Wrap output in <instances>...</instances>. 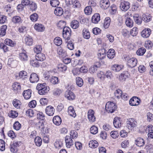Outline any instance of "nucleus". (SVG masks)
I'll return each mask as SVG.
<instances>
[{
	"mask_svg": "<svg viewBox=\"0 0 153 153\" xmlns=\"http://www.w3.org/2000/svg\"><path fill=\"white\" fill-rule=\"evenodd\" d=\"M36 88L38 90L39 94L42 95L46 94L50 90L49 88L47 87L45 83H38L36 86Z\"/></svg>",
	"mask_w": 153,
	"mask_h": 153,
	"instance_id": "f257e3e1",
	"label": "nucleus"
},
{
	"mask_svg": "<svg viewBox=\"0 0 153 153\" xmlns=\"http://www.w3.org/2000/svg\"><path fill=\"white\" fill-rule=\"evenodd\" d=\"M124 58L125 60L127 62V65L130 67L133 68L136 65L137 61L136 58H130L128 56H124Z\"/></svg>",
	"mask_w": 153,
	"mask_h": 153,
	"instance_id": "f03ea898",
	"label": "nucleus"
},
{
	"mask_svg": "<svg viewBox=\"0 0 153 153\" xmlns=\"http://www.w3.org/2000/svg\"><path fill=\"white\" fill-rule=\"evenodd\" d=\"M105 108L108 112L112 113L116 109L117 106L114 102L109 101L106 103Z\"/></svg>",
	"mask_w": 153,
	"mask_h": 153,
	"instance_id": "7ed1b4c3",
	"label": "nucleus"
},
{
	"mask_svg": "<svg viewBox=\"0 0 153 153\" xmlns=\"http://www.w3.org/2000/svg\"><path fill=\"white\" fill-rule=\"evenodd\" d=\"M71 31V29L68 27H64L63 28L62 36L65 41L67 42L70 40Z\"/></svg>",
	"mask_w": 153,
	"mask_h": 153,
	"instance_id": "20e7f679",
	"label": "nucleus"
},
{
	"mask_svg": "<svg viewBox=\"0 0 153 153\" xmlns=\"http://www.w3.org/2000/svg\"><path fill=\"white\" fill-rule=\"evenodd\" d=\"M120 7L122 11H126L130 7V4L128 1L122 0L121 1Z\"/></svg>",
	"mask_w": 153,
	"mask_h": 153,
	"instance_id": "39448f33",
	"label": "nucleus"
},
{
	"mask_svg": "<svg viewBox=\"0 0 153 153\" xmlns=\"http://www.w3.org/2000/svg\"><path fill=\"white\" fill-rule=\"evenodd\" d=\"M95 112L94 110L90 109L87 113L88 119L90 123H93L95 121L96 117L94 115Z\"/></svg>",
	"mask_w": 153,
	"mask_h": 153,
	"instance_id": "423d86ee",
	"label": "nucleus"
},
{
	"mask_svg": "<svg viewBox=\"0 0 153 153\" xmlns=\"http://www.w3.org/2000/svg\"><path fill=\"white\" fill-rule=\"evenodd\" d=\"M136 122L133 118L128 119L127 122V127L129 130H131L132 128L136 126Z\"/></svg>",
	"mask_w": 153,
	"mask_h": 153,
	"instance_id": "0eeeda50",
	"label": "nucleus"
},
{
	"mask_svg": "<svg viewBox=\"0 0 153 153\" xmlns=\"http://www.w3.org/2000/svg\"><path fill=\"white\" fill-rule=\"evenodd\" d=\"M140 101L138 97H134L130 100L129 104L131 106H137L140 104Z\"/></svg>",
	"mask_w": 153,
	"mask_h": 153,
	"instance_id": "6e6552de",
	"label": "nucleus"
},
{
	"mask_svg": "<svg viewBox=\"0 0 153 153\" xmlns=\"http://www.w3.org/2000/svg\"><path fill=\"white\" fill-rule=\"evenodd\" d=\"M110 5L108 0H101L100 3V7L102 9H106Z\"/></svg>",
	"mask_w": 153,
	"mask_h": 153,
	"instance_id": "1a4fd4ad",
	"label": "nucleus"
},
{
	"mask_svg": "<svg viewBox=\"0 0 153 153\" xmlns=\"http://www.w3.org/2000/svg\"><path fill=\"white\" fill-rule=\"evenodd\" d=\"M55 111V109L53 107L49 105L46 107L45 109V112L48 115L52 116L54 114Z\"/></svg>",
	"mask_w": 153,
	"mask_h": 153,
	"instance_id": "9d476101",
	"label": "nucleus"
},
{
	"mask_svg": "<svg viewBox=\"0 0 153 153\" xmlns=\"http://www.w3.org/2000/svg\"><path fill=\"white\" fill-rule=\"evenodd\" d=\"M151 33V30L149 28H146L141 32V35L143 38H148Z\"/></svg>",
	"mask_w": 153,
	"mask_h": 153,
	"instance_id": "9b49d317",
	"label": "nucleus"
},
{
	"mask_svg": "<svg viewBox=\"0 0 153 153\" xmlns=\"http://www.w3.org/2000/svg\"><path fill=\"white\" fill-rule=\"evenodd\" d=\"M66 146L67 148H69L74 144V142L71 137L69 136H66L65 138Z\"/></svg>",
	"mask_w": 153,
	"mask_h": 153,
	"instance_id": "f8f14e48",
	"label": "nucleus"
},
{
	"mask_svg": "<svg viewBox=\"0 0 153 153\" xmlns=\"http://www.w3.org/2000/svg\"><path fill=\"white\" fill-rule=\"evenodd\" d=\"M65 97L70 100H73L76 97V96L74 93L70 91H67L65 93Z\"/></svg>",
	"mask_w": 153,
	"mask_h": 153,
	"instance_id": "ddd939ff",
	"label": "nucleus"
},
{
	"mask_svg": "<svg viewBox=\"0 0 153 153\" xmlns=\"http://www.w3.org/2000/svg\"><path fill=\"white\" fill-rule=\"evenodd\" d=\"M100 19V15L99 13H95L92 17L91 21L94 24H97Z\"/></svg>",
	"mask_w": 153,
	"mask_h": 153,
	"instance_id": "4468645a",
	"label": "nucleus"
},
{
	"mask_svg": "<svg viewBox=\"0 0 153 153\" xmlns=\"http://www.w3.org/2000/svg\"><path fill=\"white\" fill-rule=\"evenodd\" d=\"M39 79L38 76L36 74L34 73L31 74L30 78V80L31 82L32 83L37 82Z\"/></svg>",
	"mask_w": 153,
	"mask_h": 153,
	"instance_id": "2eb2a0df",
	"label": "nucleus"
},
{
	"mask_svg": "<svg viewBox=\"0 0 153 153\" xmlns=\"http://www.w3.org/2000/svg\"><path fill=\"white\" fill-rule=\"evenodd\" d=\"M12 87L13 90L15 93H17L20 92L21 86L19 83L16 82L14 83L12 85Z\"/></svg>",
	"mask_w": 153,
	"mask_h": 153,
	"instance_id": "dca6fc26",
	"label": "nucleus"
},
{
	"mask_svg": "<svg viewBox=\"0 0 153 153\" xmlns=\"http://www.w3.org/2000/svg\"><path fill=\"white\" fill-rule=\"evenodd\" d=\"M113 123L114 126L116 128H119L121 126L120 119L118 117H116L114 118Z\"/></svg>",
	"mask_w": 153,
	"mask_h": 153,
	"instance_id": "f3484780",
	"label": "nucleus"
},
{
	"mask_svg": "<svg viewBox=\"0 0 153 153\" xmlns=\"http://www.w3.org/2000/svg\"><path fill=\"white\" fill-rule=\"evenodd\" d=\"M135 144L138 146H143L145 144V142L143 139L141 137L137 138L135 141Z\"/></svg>",
	"mask_w": 153,
	"mask_h": 153,
	"instance_id": "a211bd4d",
	"label": "nucleus"
},
{
	"mask_svg": "<svg viewBox=\"0 0 153 153\" xmlns=\"http://www.w3.org/2000/svg\"><path fill=\"white\" fill-rule=\"evenodd\" d=\"M35 29L37 31L42 32L45 29L44 26L40 24L36 23L34 26Z\"/></svg>",
	"mask_w": 153,
	"mask_h": 153,
	"instance_id": "6ab92c4d",
	"label": "nucleus"
},
{
	"mask_svg": "<svg viewBox=\"0 0 153 153\" xmlns=\"http://www.w3.org/2000/svg\"><path fill=\"white\" fill-rule=\"evenodd\" d=\"M128 14L127 13L126 15V16L127 17L125 22L126 25L128 27H131L133 25V20L129 17H128L127 15Z\"/></svg>",
	"mask_w": 153,
	"mask_h": 153,
	"instance_id": "aec40b11",
	"label": "nucleus"
},
{
	"mask_svg": "<svg viewBox=\"0 0 153 153\" xmlns=\"http://www.w3.org/2000/svg\"><path fill=\"white\" fill-rule=\"evenodd\" d=\"M123 68V66L121 65L114 64L111 67L112 70L115 72H118Z\"/></svg>",
	"mask_w": 153,
	"mask_h": 153,
	"instance_id": "412c9836",
	"label": "nucleus"
},
{
	"mask_svg": "<svg viewBox=\"0 0 153 153\" xmlns=\"http://www.w3.org/2000/svg\"><path fill=\"white\" fill-rule=\"evenodd\" d=\"M23 95L25 99L28 100L30 98L31 96V91L30 89L24 91Z\"/></svg>",
	"mask_w": 153,
	"mask_h": 153,
	"instance_id": "4be33fe9",
	"label": "nucleus"
},
{
	"mask_svg": "<svg viewBox=\"0 0 153 153\" xmlns=\"http://www.w3.org/2000/svg\"><path fill=\"white\" fill-rule=\"evenodd\" d=\"M88 145L91 148L94 149L98 146L99 143L97 141L92 140L89 142Z\"/></svg>",
	"mask_w": 153,
	"mask_h": 153,
	"instance_id": "5701e85b",
	"label": "nucleus"
},
{
	"mask_svg": "<svg viewBox=\"0 0 153 153\" xmlns=\"http://www.w3.org/2000/svg\"><path fill=\"white\" fill-rule=\"evenodd\" d=\"M35 58L38 61H43L45 59V55L42 53H37L36 55Z\"/></svg>",
	"mask_w": 153,
	"mask_h": 153,
	"instance_id": "b1692460",
	"label": "nucleus"
},
{
	"mask_svg": "<svg viewBox=\"0 0 153 153\" xmlns=\"http://www.w3.org/2000/svg\"><path fill=\"white\" fill-rule=\"evenodd\" d=\"M25 44L28 46L32 45L33 43V40L32 37L28 35L26 36L25 38Z\"/></svg>",
	"mask_w": 153,
	"mask_h": 153,
	"instance_id": "393cba45",
	"label": "nucleus"
},
{
	"mask_svg": "<svg viewBox=\"0 0 153 153\" xmlns=\"http://www.w3.org/2000/svg\"><path fill=\"white\" fill-rule=\"evenodd\" d=\"M67 112L68 114L72 117H75L76 116L75 110L72 106H70L68 107Z\"/></svg>",
	"mask_w": 153,
	"mask_h": 153,
	"instance_id": "a878e982",
	"label": "nucleus"
},
{
	"mask_svg": "<svg viewBox=\"0 0 153 153\" xmlns=\"http://www.w3.org/2000/svg\"><path fill=\"white\" fill-rule=\"evenodd\" d=\"M133 19L135 22L138 25H140L142 22L141 18L137 14H135L133 16Z\"/></svg>",
	"mask_w": 153,
	"mask_h": 153,
	"instance_id": "bb28decb",
	"label": "nucleus"
},
{
	"mask_svg": "<svg viewBox=\"0 0 153 153\" xmlns=\"http://www.w3.org/2000/svg\"><path fill=\"white\" fill-rule=\"evenodd\" d=\"M17 62L16 60H14L12 58L8 59V65L12 68H15L17 66Z\"/></svg>",
	"mask_w": 153,
	"mask_h": 153,
	"instance_id": "cd10ccee",
	"label": "nucleus"
},
{
	"mask_svg": "<svg viewBox=\"0 0 153 153\" xmlns=\"http://www.w3.org/2000/svg\"><path fill=\"white\" fill-rule=\"evenodd\" d=\"M115 55V52L114 49H110L109 50L107 53V56L110 59H113Z\"/></svg>",
	"mask_w": 153,
	"mask_h": 153,
	"instance_id": "c85d7f7f",
	"label": "nucleus"
},
{
	"mask_svg": "<svg viewBox=\"0 0 153 153\" xmlns=\"http://www.w3.org/2000/svg\"><path fill=\"white\" fill-rule=\"evenodd\" d=\"M19 58L22 61H25L27 60L28 56L25 51H24L22 53H20Z\"/></svg>",
	"mask_w": 153,
	"mask_h": 153,
	"instance_id": "c756f323",
	"label": "nucleus"
},
{
	"mask_svg": "<svg viewBox=\"0 0 153 153\" xmlns=\"http://www.w3.org/2000/svg\"><path fill=\"white\" fill-rule=\"evenodd\" d=\"M54 13L56 15L60 16L63 14V10L62 8L61 7H57L55 8Z\"/></svg>",
	"mask_w": 153,
	"mask_h": 153,
	"instance_id": "7c9ffc66",
	"label": "nucleus"
},
{
	"mask_svg": "<svg viewBox=\"0 0 153 153\" xmlns=\"http://www.w3.org/2000/svg\"><path fill=\"white\" fill-rule=\"evenodd\" d=\"M53 123L57 126L59 125L62 122V120L61 118L59 116H55L53 119Z\"/></svg>",
	"mask_w": 153,
	"mask_h": 153,
	"instance_id": "2f4dec72",
	"label": "nucleus"
},
{
	"mask_svg": "<svg viewBox=\"0 0 153 153\" xmlns=\"http://www.w3.org/2000/svg\"><path fill=\"white\" fill-rule=\"evenodd\" d=\"M13 104L16 108H20L21 105V103L19 100L14 99L13 101Z\"/></svg>",
	"mask_w": 153,
	"mask_h": 153,
	"instance_id": "473e14b6",
	"label": "nucleus"
},
{
	"mask_svg": "<svg viewBox=\"0 0 153 153\" xmlns=\"http://www.w3.org/2000/svg\"><path fill=\"white\" fill-rule=\"evenodd\" d=\"M19 77L22 79H25L28 77L27 72L25 71H20L19 73Z\"/></svg>",
	"mask_w": 153,
	"mask_h": 153,
	"instance_id": "72a5a7b5",
	"label": "nucleus"
},
{
	"mask_svg": "<svg viewBox=\"0 0 153 153\" xmlns=\"http://www.w3.org/2000/svg\"><path fill=\"white\" fill-rule=\"evenodd\" d=\"M82 34L84 38L85 39H88L90 37V33L89 30L86 29L83 30Z\"/></svg>",
	"mask_w": 153,
	"mask_h": 153,
	"instance_id": "f704fd0d",
	"label": "nucleus"
},
{
	"mask_svg": "<svg viewBox=\"0 0 153 153\" xmlns=\"http://www.w3.org/2000/svg\"><path fill=\"white\" fill-rule=\"evenodd\" d=\"M128 74L126 72L122 73L119 76V79L120 81L123 82L128 77Z\"/></svg>",
	"mask_w": 153,
	"mask_h": 153,
	"instance_id": "c9c22d12",
	"label": "nucleus"
},
{
	"mask_svg": "<svg viewBox=\"0 0 153 153\" xmlns=\"http://www.w3.org/2000/svg\"><path fill=\"white\" fill-rule=\"evenodd\" d=\"M30 64L33 66L35 67H38L39 66V64L38 60L36 59H33L31 60Z\"/></svg>",
	"mask_w": 153,
	"mask_h": 153,
	"instance_id": "e433bc0d",
	"label": "nucleus"
},
{
	"mask_svg": "<svg viewBox=\"0 0 153 153\" xmlns=\"http://www.w3.org/2000/svg\"><path fill=\"white\" fill-rule=\"evenodd\" d=\"M65 41L67 44V45L68 49L71 50L74 49V44L71 40H68L67 42L66 41Z\"/></svg>",
	"mask_w": 153,
	"mask_h": 153,
	"instance_id": "4c0bfd02",
	"label": "nucleus"
},
{
	"mask_svg": "<svg viewBox=\"0 0 153 153\" xmlns=\"http://www.w3.org/2000/svg\"><path fill=\"white\" fill-rule=\"evenodd\" d=\"M7 28V26L3 25L1 27L0 29V35L2 36H4L6 34V31Z\"/></svg>",
	"mask_w": 153,
	"mask_h": 153,
	"instance_id": "58836bf2",
	"label": "nucleus"
},
{
	"mask_svg": "<svg viewBox=\"0 0 153 153\" xmlns=\"http://www.w3.org/2000/svg\"><path fill=\"white\" fill-rule=\"evenodd\" d=\"M146 51V50L144 48H141L137 51L136 53L138 56H143Z\"/></svg>",
	"mask_w": 153,
	"mask_h": 153,
	"instance_id": "ea45409f",
	"label": "nucleus"
},
{
	"mask_svg": "<svg viewBox=\"0 0 153 153\" xmlns=\"http://www.w3.org/2000/svg\"><path fill=\"white\" fill-rule=\"evenodd\" d=\"M110 19L108 17L106 18L104 23V27L105 28H107L109 27L110 23Z\"/></svg>",
	"mask_w": 153,
	"mask_h": 153,
	"instance_id": "a19ab883",
	"label": "nucleus"
},
{
	"mask_svg": "<svg viewBox=\"0 0 153 153\" xmlns=\"http://www.w3.org/2000/svg\"><path fill=\"white\" fill-rule=\"evenodd\" d=\"M12 22L15 24L19 23L22 22L21 18L18 16H15L12 19Z\"/></svg>",
	"mask_w": 153,
	"mask_h": 153,
	"instance_id": "79ce46f5",
	"label": "nucleus"
},
{
	"mask_svg": "<svg viewBox=\"0 0 153 153\" xmlns=\"http://www.w3.org/2000/svg\"><path fill=\"white\" fill-rule=\"evenodd\" d=\"M76 83L77 86L81 87L83 84V82L82 79L80 77H77L76 79Z\"/></svg>",
	"mask_w": 153,
	"mask_h": 153,
	"instance_id": "37998d69",
	"label": "nucleus"
},
{
	"mask_svg": "<svg viewBox=\"0 0 153 153\" xmlns=\"http://www.w3.org/2000/svg\"><path fill=\"white\" fill-rule=\"evenodd\" d=\"M38 14L36 13H33L31 14L30 16V19L32 22H35L39 18Z\"/></svg>",
	"mask_w": 153,
	"mask_h": 153,
	"instance_id": "c03bdc74",
	"label": "nucleus"
},
{
	"mask_svg": "<svg viewBox=\"0 0 153 153\" xmlns=\"http://www.w3.org/2000/svg\"><path fill=\"white\" fill-rule=\"evenodd\" d=\"M57 68L59 71L62 72L65 71L67 68V66L62 64H59L57 65Z\"/></svg>",
	"mask_w": 153,
	"mask_h": 153,
	"instance_id": "a18cd8bd",
	"label": "nucleus"
},
{
	"mask_svg": "<svg viewBox=\"0 0 153 153\" xmlns=\"http://www.w3.org/2000/svg\"><path fill=\"white\" fill-rule=\"evenodd\" d=\"M36 146H40L42 143V140L39 137H36L34 140Z\"/></svg>",
	"mask_w": 153,
	"mask_h": 153,
	"instance_id": "49530a36",
	"label": "nucleus"
},
{
	"mask_svg": "<svg viewBox=\"0 0 153 153\" xmlns=\"http://www.w3.org/2000/svg\"><path fill=\"white\" fill-rule=\"evenodd\" d=\"M153 46V44L152 42L150 40H147L145 42L144 46L147 49H150Z\"/></svg>",
	"mask_w": 153,
	"mask_h": 153,
	"instance_id": "de8ad7c7",
	"label": "nucleus"
},
{
	"mask_svg": "<svg viewBox=\"0 0 153 153\" xmlns=\"http://www.w3.org/2000/svg\"><path fill=\"white\" fill-rule=\"evenodd\" d=\"M37 117L38 119L42 120H43L45 118L44 114L42 112L40 111L37 112Z\"/></svg>",
	"mask_w": 153,
	"mask_h": 153,
	"instance_id": "09e8293b",
	"label": "nucleus"
},
{
	"mask_svg": "<svg viewBox=\"0 0 153 153\" xmlns=\"http://www.w3.org/2000/svg\"><path fill=\"white\" fill-rule=\"evenodd\" d=\"M59 2L58 0H51L50 1V4L53 7H55L58 6Z\"/></svg>",
	"mask_w": 153,
	"mask_h": 153,
	"instance_id": "8fccbe9b",
	"label": "nucleus"
},
{
	"mask_svg": "<svg viewBox=\"0 0 153 153\" xmlns=\"http://www.w3.org/2000/svg\"><path fill=\"white\" fill-rule=\"evenodd\" d=\"M138 33V29L137 27H133L131 30L130 34L131 36H136Z\"/></svg>",
	"mask_w": 153,
	"mask_h": 153,
	"instance_id": "3c124183",
	"label": "nucleus"
},
{
	"mask_svg": "<svg viewBox=\"0 0 153 153\" xmlns=\"http://www.w3.org/2000/svg\"><path fill=\"white\" fill-rule=\"evenodd\" d=\"M54 42L56 45L57 46H60L62 44V41L60 38L57 37L54 39Z\"/></svg>",
	"mask_w": 153,
	"mask_h": 153,
	"instance_id": "603ef678",
	"label": "nucleus"
},
{
	"mask_svg": "<svg viewBox=\"0 0 153 153\" xmlns=\"http://www.w3.org/2000/svg\"><path fill=\"white\" fill-rule=\"evenodd\" d=\"M90 131L91 133L95 134L98 133V128L94 126H93L90 128Z\"/></svg>",
	"mask_w": 153,
	"mask_h": 153,
	"instance_id": "864d4df0",
	"label": "nucleus"
},
{
	"mask_svg": "<svg viewBox=\"0 0 153 153\" xmlns=\"http://www.w3.org/2000/svg\"><path fill=\"white\" fill-rule=\"evenodd\" d=\"M66 25V22L64 21H60L57 24V26L60 29H62L65 27Z\"/></svg>",
	"mask_w": 153,
	"mask_h": 153,
	"instance_id": "5fc2aeb1",
	"label": "nucleus"
},
{
	"mask_svg": "<svg viewBox=\"0 0 153 153\" xmlns=\"http://www.w3.org/2000/svg\"><path fill=\"white\" fill-rule=\"evenodd\" d=\"M4 42L6 45L11 47L13 46L14 45V42L10 39H5Z\"/></svg>",
	"mask_w": 153,
	"mask_h": 153,
	"instance_id": "6e6d98bb",
	"label": "nucleus"
},
{
	"mask_svg": "<svg viewBox=\"0 0 153 153\" xmlns=\"http://www.w3.org/2000/svg\"><path fill=\"white\" fill-rule=\"evenodd\" d=\"M8 115L12 118H15L18 116V113L15 111L12 110L9 113Z\"/></svg>",
	"mask_w": 153,
	"mask_h": 153,
	"instance_id": "4d7b16f0",
	"label": "nucleus"
},
{
	"mask_svg": "<svg viewBox=\"0 0 153 153\" xmlns=\"http://www.w3.org/2000/svg\"><path fill=\"white\" fill-rule=\"evenodd\" d=\"M122 94V91L120 89H117L114 92V94L115 97L118 99H119L121 98Z\"/></svg>",
	"mask_w": 153,
	"mask_h": 153,
	"instance_id": "13d9d810",
	"label": "nucleus"
},
{
	"mask_svg": "<svg viewBox=\"0 0 153 153\" xmlns=\"http://www.w3.org/2000/svg\"><path fill=\"white\" fill-rule=\"evenodd\" d=\"M79 26V23L78 21L74 20L72 21L71 23V26L73 29H76Z\"/></svg>",
	"mask_w": 153,
	"mask_h": 153,
	"instance_id": "bf43d9fd",
	"label": "nucleus"
},
{
	"mask_svg": "<svg viewBox=\"0 0 153 153\" xmlns=\"http://www.w3.org/2000/svg\"><path fill=\"white\" fill-rule=\"evenodd\" d=\"M151 19V16L150 15H143V20L145 22L150 21Z\"/></svg>",
	"mask_w": 153,
	"mask_h": 153,
	"instance_id": "052dcab7",
	"label": "nucleus"
},
{
	"mask_svg": "<svg viewBox=\"0 0 153 153\" xmlns=\"http://www.w3.org/2000/svg\"><path fill=\"white\" fill-rule=\"evenodd\" d=\"M97 76L100 80H103L105 77V74L103 71H100L97 73Z\"/></svg>",
	"mask_w": 153,
	"mask_h": 153,
	"instance_id": "680f3d73",
	"label": "nucleus"
},
{
	"mask_svg": "<svg viewBox=\"0 0 153 153\" xmlns=\"http://www.w3.org/2000/svg\"><path fill=\"white\" fill-rule=\"evenodd\" d=\"M58 78L56 76H52L50 79L51 82L53 85H55L58 83Z\"/></svg>",
	"mask_w": 153,
	"mask_h": 153,
	"instance_id": "e2e57ef3",
	"label": "nucleus"
},
{
	"mask_svg": "<svg viewBox=\"0 0 153 153\" xmlns=\"http://www.w3.org/2000/svg\"><path fill=\"white\" fill-rule=\"evenodd\" d=\"M111 137L114 139H116L119 136L118 132L115 131H111L110 133Z\"/></svg>",
	"mask_w": 153,
	"mask_h": 153,
	"instance_id": "0e129e2a",
	"label": "nucleus"
},
{
	"mask_svg": "<svg viewBox=\"0 0 153 153\" xmlns=\"http://www.w3.org/2000/svg\"><path fill=\"white\" fill-rule=\"evenodd\" d=\"M5 149V143L3 140L0 139V151H4Z\"/></svg>",
	"mask_w": 153,
	"mask_h": 153,
	"instance_id": "69168bd1",
	"label": "nucleus"
},
{
	"mask_svg": "<svg viewBox=\"0 0 153 153\" xmlns=\"http://www.w3.org/2000/svg\"><path fill=\"white\" fill-rule=\"evenodd\" d=\"M153 131V126L152 125H149L146 126L145 129V132L146 133H148Z\"/></svg>",
	"mask_w": 153,
	"mask_h": 153,
	"instance_id": "338daca9",
	"label": "nucleus"
},
{
	"mask_svg": "<svg viewBox=\"0 0 153 153\" xmlns=\"http://www.w3.org/2000/svg\"><path fill=\"white\" fill-rule=\"evenodd\" d=\"M13 128L16 130H18L20 129L21 128V125L18 122H15L13 124Z\"/></svg>",
	"mask_w": 153,
	"mask_h": 153,
	"instance_id": "774afa93",
	"label": "nucleus"
}]
</instances>
